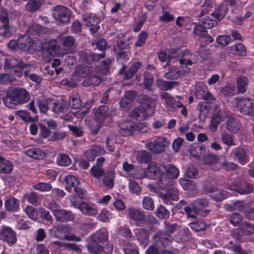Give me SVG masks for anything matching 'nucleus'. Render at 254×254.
<instances>
[{"label":"nucleus","mask_w":254,"mask_h":254,"mask_svg":"<svg viewBox=\"0 0 254 254\" xmlns=\"http://www.w3.org/2000/svg\"><path fill=\"white\" fill-rule=\"evenodd\" d=\"M108 234L106 229L102 228L90 236L89 244L87 246L89 252L93 254L101 253L104 244L108 241Z\"/></svg>","instance_id":"nucleus-1"},{"label":"nucleus","mask_w":254,"mask_h":254,"mask_svg":"<svg viewBox=\"0 0 254 254\" xmlns=\"http://www.w3.org/2000/svg\"><path fill=\"white\" fill-rule=\"evenodd\" d=\"M208 205V201L206 198H198L194 200L192 203V208L186 206L184 208V210L186 213L188 218L196 219L197 221L193 222H199L201 217H205L210 210L205 209L203 210L202 208L206 207Z\"/></svg>","instance_id":"nucleus-2"},{"label":"nucleus","mask_w":254,"mask_h":254,"mask_svg":"<svg viewBox=\"0 0 254 254\" xmlns=\"http://www.w3.org/2000/svg\"><path fill=\"white\" fill-rule=\"evenodd\" d=\"M110 115L109 107L106 105L100 106L95 114L94 121L90 125L92 133L96 134L99 129L104 125L106 119Z\"/></svg>","instance_id":"nucleus-3"},{"label":"nucleus","mask_w":254,"mask_h":254,"mask_svg":"<svg viewBox=\"0 0 254 254\" xmlns=\"http://www.w3.org/2000/svg\"><path fill=\"white\" fill-rule=\"evenodd\" d=\"M30 66L31 64H25L20 59L14 57H9L4 60V68L13 70L15 75L18 77L22 75L23 69Z\"/></svg>","instance_id":"nucleus-4"},{"label":"nucleus","mask_w":254,"mask_h":254,"mask_svg":"<svg viewBox=\"0 0 254 254\" xmlns=\"http://www.w3.org/2000/svg\"><path fill=\"white\" fill-rule=\"evenodd\" d=\"M156 244L148 248L146 251V254H161L162 252L160 245L162 246L169 245L172 242V238L169 235L163 233L156 234L154 236Z\"/></svg>","instance_id":"nucleus-5"},{"label":"nucleus","mask_w":254,"mask_h":254,"mask_svg":"<svg viewBox=\"0 0 254 254\" xmlns=\"http://www.w3.org/2000/svg\"><path fill=\"white\" fill-rule=\"evenodd\" d=\"M119 132L124 136H129L135 131L140 133L147 131V128L142 124L137 125L131 121H124L119 124Z\"/></svg>","instance_id":"nucleus-6"},{"label":"nucleus","mask_w":254,"mask_h":254,"mask_svg":"<svg viewBox=\"0 0 254 254\" xmlns=\"http://www.w3.org/2000/svg\"><path fill=\"white\" fill-rule=\"evenodd\" d=\"M93 72V68L90 66H80L69 77V80L66 84L73 87L77 85V82L82 78H86Z\"/></svg>","instance_id":"nucleus-7"},{"label":"nucleus","mask_w":254,"mask_h":254,"mask_svg":"<svg viewBox=\"0 0 254 254\" xmlns=\"http://www.w3.org/2000/svg\"><path fill=\"white\" fill-rule=\"evenodd\" d=\"M71 15L70 10L64 6L57 5L53 9L52 15L54 18L61 24L69 23Z\"/></svg>","instance_id":"nucleus-8"},{"label":"nucleus","mask_w":254,"mask_h":254,"mask_svg":"<svg viewBox=\"0 0 254 254\" xmlns=\"http://www.w3.org/2000/svg\"><path fill=\"white\" fill-rule=\"evenodd\" d=\"M237 107L243 115L251 117L254 116V99L250 97L240 98Z\"/></svg>","instance_id":"nucleus-9"},{"label":"nucleus","mask_w":254,"mask_h":254,"mask_svg":"<svg viewBox=\"0 0 254 254\" xmlns=\"http://www.w3.org/2000/svg\"><path fill=\"white\" fill-rule=\"evenodd\" d=\"M168 144L169 142L166 138L160 136L147 142L145 144V147L152 153L160 154L165 151V147Z\"/></svg>","instance_id":"nucleus-10"},{"label":"nucleus","mask_w":254,"mask_h":254,"mask_svg":"<svg viewBox=\"0 0 254 254\" xmlns=\"http://www.w3.org/2000/svg\"><path fill=\"white\" fill-rule=\"evenodd\" d=\"M7 10L0 7V35L8 36L10 35Z\"/></svg>","instance_id":"nucleus-11"},{"label":"nucleus","mask_w":254,"mask_h":254,"mask_svg":"<svg viewBox=\"0 0 254 254\" xmlns=\"http://www.w3.org/2000/svg\"><path fill=\"white\" fill-rule=\"evenodd\" d=\"M204 164L209 166L210 169L214 171L220 170V163L222 157H220L216 154L207 153L203 156Z\"/></svg>","instance_id":"nucleus-12"},{"label":"nucleus","mask_w":254,"mask_h":254,"mask_svg":"<svg viewBox=\"0 0 254 254\" xmlns=\"http://www.w3.org/2000/svg\"><path fill=\"white\" fill-rule=\"evenodd\" d=\"M128 216L132 220L137 221H152L153 217L146 215L144 212L139 209L130 207L128 208Z\"/></svg>","instance_id":"nucleus-13"},{"label":"nucleus","mask_w":254,"mask_h":254,"mask_svg":"<svg viewBox=\"0 0 254 254\" xmlns=\"http://www.w3.org/2000/svg\"><path fill=\"white\" fill-rule=\"evenodd\" d=\"M226 208L230 211H242L246 214L254 213V209L250 207V203H246L243 200H237L231 204H227Z\"/></svg>","instance_id":"nucleus-14"},{"label":"nucleus","mask_w":254,"mask_h":254,"mask_svg":"<svg viewBox=\"0 0 254 254\" xmlns=\"http://www.w3.org/2000/svg\"><path fill=\"white\" fill-rule=\"evenodd\" d=\"M18 105L25 103L30 100V96L28 91L23 88H15L10 90Z\"/></svg>","instance_id":"nucleus-15"},{"label":"nucleus","mask_w":254,"mask_h":254,"mask_svg":"<svg viewBox=\"0 0 254 254\" xmlns=\"http://www.w3.org/2000/svg\"><path fill=\"white\" fill-rule=\"evenodd\" d=\"M0 239L9 244L16 242V237L14 232L8 227H3L0 229Z\"/></svg>","instance_id":"nucleus-16"},{"label":"nucleus","mask_w":254,"mask_h":254,"mask_svg":"<svg viewBox=\"0 0 254 254\" xmlns=\"http://www.w3.org/2000/svg\"><path fill=\"white\" fill-rule=\"evenodd\" d=\"M195 96L198 99H202L206 101H210L214 100L213 96L208 91L207 87L204 84H201L196 89Z\"/></svg>","instance_id":"nucleus-17"},{"label":"nucleus","mask_w":254,"mask_h":254,"mask_svg":"<svg viewBox=\"0 0 254 254\" xmlns=\"http://www.w3.org/2000/svg\"><path fill=\"white\" fill-rule=\"evenodd\" d=\"M83 21L84 24L90 27V30L93 34L96 32L100 28L98 24L100 22V19L97 17L94 16L85 17Z\"/></svg>","instance_id":"nucleus-18"},{"label":"nucleus","mask_w":254,"mask_h":254,"mask_svg":"<svg viewBox=\"0 0 254 254\" xmlns=\"http://www.w3.org/2000/svg\"><path fill=\"white\" fill-rule=\"evenodd\" d=\"M161 167L168 177L173 180L178 178L179 175V169L172 164H161Z\"/></svg>","instance_id":"nucleus-19"},{"label":"nucleus","mask_w":254,"mask_h":254,"mask_svg":"<svg viewBox=\"0 0 254 254\" xmlns=\"http://www.w3.org/2000/svg\"><path fill=\"white\" fill-rule=\"evenodd\" d=\"M107 42L105 39H101L96 43V47L98 50L102 51L101 54L92 53L89 55V57L93 61H98L101 58L105 57V53L104 51L106 49Z\"/></svg>","instance_id":"nucleus-20"},{"label":"nucleus","mask_w":254,"mask_h":254,"mask_svg":"<svg viewBox=\"0 0 254 254\" xmlns=\"http://www.w3.org/2000/svg\"><path fill=\"white\" fill-rule=\"evenodd\" d=\"M51 110L56 114L66 113L68 110V103L64 100H61L60 103L59 101L53 100V105L51 107Z\"/></svg>","instance_id":"nucleus-21"},{"label":"nucleus","mask_w":254,"mask_h":254,"mask_svg":"<svg viewBox=\"0 0 254 254\" xmlns=\"http://www.w3.org/2000/svg\"><path fill=\"white\" fill-rule=\"evenodd\" d=\"M63 50L66 53L73 52L75 49V39L72 36H66L62 39Z\"/></svg>","instance_id":"nucleus-22"},{"label":"nucleus","mask_w":254,"mask_h":254,"mask_svg":"<svg viewBox=\"0 0 254 254\" xmlns=\"http://www.w3.org/2000/svg\"><path fill=\"white\" fill-rule=\"evenodd\" d=\"M163 172L161 167L159 168L155 163L152 162L148 165L146 174L150 178L156 179Z\"/></svg>","instance_id":"nucleus-23"},{"label":"nucleus","mask_w":254,"mask_h":254,"mask_svg":"<svg viewBox=\"0 0 254 254\" xmlns=\"http://www.w3.org/2000/svg\"><path fill=\"white\" fill-rule=\"evenodd\" d=\"M223 113L221 111L214 114L211 119V124L209 126L210 130L212 132H215L217 130L218 126L223 121Z\"/></svg>","instance_id":"nucleus-24"},{"label":"nucleus","mask_w":254,"mask_h":254,"mask_svg":"<svg viewBox=\"0 0 254 254\" xmlns=\"http://www.w3.org/2000/svg\"><path fill=\"white\" fill-rule=\"evenodd\" d=\"M56 218L57 220L59 221H71L73 220L74 216L71 211L61 209V210L57 212Z\"/></svg>","instance_id":"nucleus-25"},{"label":"nucleus","mask_w":254,"mask_h":254,"mask_svg":"<svg viewBox=\"0 0 254 254\" xmlns=\"http://www.w3.org/2000/svg\"><path fill=\"white\" fill-rule=\"evenodd\" d=\"M43 4L41 0H29L25 5V9L29 12L34 13L40 9Z\"/></svg>","instance_id":"nucleus-26"},{"label":"nucleus","mask_w":254,"mask_h":254,"mask_svg":"<svg viewBox=\"0 0 254 254\" xmlns=\"http://www.w3.org/2000/svg\"><path fill=\"white\" fill-rule=\"evenodd\" d=\"M33 45L32 39L28 36H24L19 40L18 49L22 51H29Z\"/></svg>","instance_id":"nucleus-27"},{"label":"nucleus","mask_w":254,"mask_h":254,"mask_svg":"<svg viewBox=\"0 0 254 254\" xmlns=\"http://www.w3.org/2000/svg\"><path fill=\"white\" fill-rule=\"evenodd\" d=\"M159 177L157 182L158 187L161 189L164 190L173 184V180L166 176L165 173H162Z\"/></svg>","instance_id":"nucleus-28"},{"label":"nucleus","mask_w":254,"mask_h":254,"mask_svg":"<svg viewBox=\"0 0 254 254\" xmlns=\"http://www.w3.org/2000/svg\"><path fill=\"white\" fill-rule=\"evenodd\" d=\"M25 154L31 158L40 159L45 156V153L38 148H31L25 151Z\"/></svg>","instance_id":"nucleus-29"},{"label":"nucleus","mask_w":254,"mask_h":254,"mask_svg":"<svg viewBox=\"0 0 254 254\" xmlns=\"http://www.w3.org/2000/svg\"><path fill=\"white\" fill-rule=\"evenodd\" d=\"M4 205L8 211L15 212L19 209V201L13 197L8 198L5 201Z\"/></svg>","instance_id":"nucleus-30"},{"label":"nucleus","mask_w":254,"mask_h":254,"mask_svg":"<svg viewBox=\"0 0 254 254\" xmlns=\"http://www.w3.org/2000/svg\"><path fill=\"white\" fill-rule=\"evenodd\" d=\"M254 187L253 185L247 182H242L238 186L235 187V190L239 193L248 194L252 191Z\"/></svg>","instance_id":"nucleus-31"},{"label":"nucleus","mask_w":254,"mask_h":254,"mask_svg":"<svg viewBox=\"0 0 254 254\" xmlns=\"http://www.w3.org/2000/svg\"><path fill=\"white\" fill-rule=\"evenodd\" d=\"M12 170V163L0 156V173H10Z\"/></svg>","instance_id":"nucleus-32"},{"label":"nucleus","mask_w":254,"mask_h":254,"mask_svg":"<svg viewBox=\"0 0 254 254\" xmlns=\"http://www.w3.org/2000/svg\"><path fill=\"white\" fill-rule=\"evenodd\" d=\"M101 153V147L96 146L85 152V157L87 160L91 162L95 160L96 156L100 155Z\"/></svg>","instance_id":"nucleus-33"},{"label":"nucleus","mask_w":254,"mask_h":254,"mask_svg":"<svg viewBox=\"0 0 254 254\" xmlns=\"http://www.w3.org/2000/svg\"><path fill=\"white\" fill-rule=\"evenodd\" d=\"M196 109L199 112L198 118L200 120L204 119L210 110L209 104L208 102H202L197 106Z\"/></svg>","instance_id":"nucleus-34"},{"label":"nucleus","mask_w":254,"mask_h":254,"mask_svg":"<svg viewBox=\"0 0 254 254\" xmlns=\"http://www.w3.org/2000/svg\"><path fill=\"white\" fill-rule=\"evenodd\" d=\"M150 114L148 109L145 107L140 106L139 108H135L130 113V116L132 118L136 119L139 117L145 118L148 115Z\"/></svg>","instance_id":"nucleus-35"},{"label":"nucleus","mask_w":254,"mask_h":254,"mask_svg":"<svg viewBox=\"0 0 254 254\" xmlns=\"http://www.w3.org/2000/svg\"><path fill=\"white\" fill-rule=\"evenodd\" d=\"M66 183L65 189L71 192V187L74 188L80 184L79 181L77 178L73 175H68L64 178Z\"/></svg>","instance_id":"nucleus-36"},{"label":"nucleus","mask_w":254,"mask_h":254,"mask_svg":"<svg viewBox=\"0 0 254 254\" xmlns=\"http://www.w3.org/2000/svg\"><path fill=\"white\" fill-rule=\"evenodd\" d=\"M229 49L230 53L233 54L245 56L247 54L245 48L242 43H237L229 47Z\"/></svg>","instance_id":"nucleus-37"},{"label":"nucleus","mask_w":254,"mask_h":254,"mask_svg":"<svg viewBox=\"0 0 254 254\" xmlns=\"http://www.w3.org/2000/svg\"><path fill=\"white\" fill-rule=\"evenodd\" d=\"M115 172L109 171L105 173L104 177L102 179L103 184L109 188H112L114 186V180Z\"/></svg>","instance_id":"nucleus-38"},{"label":"nucleus","mask_w":254,"mask_h":254,"mask_svg":"<svg viewBox=\"0 0 254 254\" xmlns=\"http://www.w3.org/2000/svg\"><path fill=\"white\" fill-rule=\"evenodd\" d=\"M227 12V8L224 5H220L214 10L211 15L219 21L224 18Z\"/></svg>","instance_id":"nucleus-39"},{"label":"nucleus","mask_w":254,"mask_h":254,"mask_svg":"<svg viewBox=\"0 0 254 254\" xmlns=\"http://www.w3.org/2000/svg\"><path fill=\"white\" fill-rule=\"evenodd\" d=\"M68 105L73 109H78L81 107L82 102L77 93L73 94L70 96Z\"/></svg>","instance_id":"nucleus-40"},{"label":"nucleus","mask_w":254,"mask_h":254,"mask_svg":"<svg viewBox=\"0 0 254 254\" xmlns=\"http://www.w3.org/2000/svg\"><path fill=\"white\" fill-rule=\"evenodd\" d=\"M138 99L145 107V109L151 110L154 107V102L152 98L145 94H140L138 97Z\"/></svg>","instance_id":"nucleus-41"},{"label":"nucleus","mask_w":254,"mask_h":254,"mask_svg":"<svg viewBox=\"0 0 254 254\" xmlns=\"http://www.w3.org/2000/svg\"><path fill=\"white\" fill-rule=\"evenodd\" d=\"M248 82V78L246 76L241 75L238 77L237 89L239 93H244L246 91Z\"/></svg>","instance_id":"nucleus-42"},{"label":"nucleus","mask_w":254,"mask_h":254,"mask_svg":"<svg viewBox=\"0 0 254 254\" xmlns=\"http://www.w3.org/2000/svg\"><path fill=\"white\" fill-rule=\"evenodd\" d=\"M141 63L140 62H136L133 63L129 69L124 72L123 78L125 80H127L131 78L138 69L141 67Z\"/></svg>","instance_id":"nucleus-43"},{"label":"nucleus","mask_w":254,"mask_h":254,"mask_svg":"<svg viewBox=\"0 0 254 254\" xmlns=\"http://www.w3.org/2000/svg\"><path fill=\"white\" fill-rule=\"evenodd\" d=\"M136 158L139 163H147L151 160L152 155L146 150H142L138 152Z\"/></svg>","instance_id":"nucleus-44"},{"label":"nucleus","mask_w":254,"mask_h":254,"mask_svg":"<svg viewBox=\"0 0 254 254\" xmlns=\"http://www.w3.org/2000/svg\"><path fill=\"white\" fill-rule=\"evenodd\" d=\"M101 80L97 75H89V77L86 79L82 83L84 86L88 87L90 86H97L100 84Z\"/></svg>","instance_id":"nucleus-45"},{"label":"nucleus","mask_w":254,"mask_h":254,"mask_svg":"<svg viewBox=\"0 0 254 254\" xmlns=\"http://www.w3.org/2000/svg\"><path fill=\"white\" fill-rule=\"evenodd\" d=\"M15 114L25 122L32 123L37 121L38 120L37 116L32 118L30 113L26 111H17L15 112Z\"/></svg>","instance_id":"nucleus-46"},{"label":"nucleus","mask_w":254,"mask_h":254,"mask_svg":"<svg viewBox=\"0 0 254 254\" xmlns=\"http://www.w3.org/2000/svg\"><path fill=\"white\" fill-rule=\"evenodd\" d=\"M23 197L30 203L33 205L39 203L40 200L39 194L33 191L25 193Z\"/></svg>","instance_id":"nucleus-47"},{"label":"nucleus","mask_w":254,"mask_h":254,"mask_svg":"<svg viewBox=\"0 0 254 254\" xmlns=\"http://www.w3.org/2000/svg\"><path fill=\"white\" fill-rule=\"evenodd\" d=\"M3 101L4 104L9 108H14L18 105L17 103H16V101L11 91L8 93L7 96L3 99Z\"/></svg>","instance_id":"nucleus-48"},{"label":"nucleus","mask_w":254,"mask_h":254,"mask_svg":"<svg viewBox=\"0 0 254 254\" xmlns=\"http://www.w3.org/2000/svg\"><path fill=\"white\" fill-rule=\"evenodd\" d=\"M53 105V100H41L38 102V106L42 113H46L48 110H51Z\"/></svg>","instance_id":"nucleus-49"},{"label":"nucleus","mask_w":254,"mask_h":254,"mask_svg":"<svg viewBox=\"0 0 254 254\" xmlns=\"http://www.w3.org/2000/svg\"><path fill=\"white\" fill-rule=\"evenodd\" d=\"M222 142L228 146L234 145V136L226 131L223 132L220 135Z\"/></svg>","instance_id":"nucleus-50"},{"label":"nucleus","mask_w":254,"mask_h":254,"mask_svg":"<svg viewBox=\"0 0 254 254\" xmlns=\"http://www.w3.org/2000/svg\"><path fill=\"white\" fill-rule=\"evenodd\" d=\"M157 86L163 90L171 89L176 84L175 81H167L161 79L157 80Z\"/></svg>","instance_id":"nucleus-51"},{"label":"nucleus","mask_w":254,"mask_h":254,"mask_svg":"<svg viewBox=\"0 0 254 254\" xmlns=\"http://www.w3.org/2000/svg\"><path fill=\"white\" fill-rule=\"evenodd\" d=\"M226 128L230 132L236 133L240 129V126L234 119L230 118L227 122Z\"/></svg>","instance_id":"nucleus-52"},{"label":"nucleus","mask_w":254,"mask_h":254,"mask_svg":"<svg viewBox=\"0 0 254 254\" xmlns=\"http://www.w3.org/2000/svg\"><path fill=\"white\" fill-rule=\"evenodd\" d=\"M78 208L83 213L89 216L94 215L97 213L95 209L91 207L85 203H81Z\"/></svg>","instance_id":"nucleus-53"},{"label":"nucleus","mask_w":254,"mask_h":254,"mask_svg":"<svg viewBox=\"0 0 254 254\" xmlns=\"http://www.w3.org/2000/svg\"><path fill=\"white\" fill-rule=\"evenodd\" d=\"M218 21L216 19H213L210 16H207L202 19L201 23L206 28L211 29L217 25Z\"/></svg>","instance_id":"nucleus-54"},{"label":"nucleus","mask_w":254,"mask_h":254,"mask_svg":"<svg viewBox=\"0 0 254 254\" xmlns=\"http://www.w3.org/2000/svg\"><path fill=\"white\" fill-rule=\"evenodd\" d=\"M142 207L146 210L152 211L154 209V203L153 199L149 196L144 197L142 201Z\"/></svg>","instance_id":"nucleus-55"},{"label":"nucleus","mask_w":254,"mask_h":254,"mask_svg":"<svg viewBox=\"0 0 254 254\" xmlns=\"http://www.w3.org/2000/svg\"><path fill=\"white\" fill-rule=\"evenodd\" d=\"M44 48L46 49L51 54H55L57 50V42L55 40H50L49 42L45 43Z\"/></svg>","instance_id":"nucleus-56"},{"label":"nucleus","mask_w":254,"mask_h":254,"mask_svg":"<svg viewBox=\"0 0 254 254\" xmlns=\"http://www.w3.org/2000/svg\"><path fill=\"white\" fill-rule=\"evenodd\" d=\"M57 163L63 166H68L71 164V159L65 154H61L57 157Z\"/></svg>","instance_id":"nucleus-57"},{"label":"nucleus","mask_w":254,"mask_h":254,"mask_svg":"<svg viewBox=\"0 0 254 254\" xmlns=\"http://www.w3.org/2000/svg\"><path fill=\"white\" fill-rule=\"evenodd\" d=\"M144 85L147 89H150L153 81V75L149 72L146 71L143 74Z\"/></svg>","instance_id":"nucleus-58"},{"label":"nucleus","mask_w":254,"mask_h":254,"mask_svg":"<svg viewBox=\"0 0 254 254\" xmlns=\"http://www.w3.org/2000/svg\"><path fill=\"white\" fill-rule=\"evenodd\" d=\"M219 165L220 169L223 167L227 171L234 170L237 167V165L236 164L232 162H228L222 157Z\"/></svg>","instance_id":"nucleus-59"},{"label":"nucleus","mask_w":254,"mask_h":254,"mask_svg":"<svg viewBox=\"0 0 254 254\" xmlns=\"http://www.w3.org/2000/svg\"><path fill=\"white\" fill-rule=\"evenodd\" d=\"M43 31V27L38 24L32 25L27 30L28 34L36 35L39 34Z\"/></svg>","instance_id":"nucleus-60"},{"label":"nucleus","mask_w":254,"mask_h":254,"mask_svg":"<svg viewBox=\"0 0 254 254\" xmlns=\"http://www.w3.org/2000/svg\"><path fill=\"white\" fill-rule=\"evenodd\" d=\"M156 215L161 219H167L170 216V212L164 206L160 205L156 210Z\"/></svg>","instance_id":"nucleus-61"},{"label":"nucleus","mask_w":254,"mask_h":254,"mask_svg":"<svg viewBox=\"0 0 254 254\" xmlns=\"http://www.w3.org/2000/svg\"><path fill=\"white\" fill-rule=\"evenodd\" d=\"M124 251L125 254H139L136 245L132 243H128L124 248Z\"/></svg>","instance_id":"nucleus-62"},{"label":"nucleus","mask_w":254,"mask_h":254,"mask_svg":"<svg viewBox=\"0 0 254 254\" xmlns=\"http://www.w3.org/2000/svg\"><path fill=\"white\" fill-rule=\"evenodd\" d=\"M181 74V71H178L176 69H171L169 72L165 74L164 77L168 79H176Z\"/></svg>","instance_id":"nucleus-63"},{"label":"nucleus","mask_w":254,"mask_h":254,"mask_svg":"<svg viewBox=\"0 0 254 254\" xmlns=\"http://www.w3.org/2000/svg\"><path fill=\"white\" fill-rule=\"evenodd\" d=\"M162 99L165 101L167 105L171 108L174 107L175 100L166 92H163L160 95Z\"/></svg>","instance_id":"nucleus-64"}]
</instances>
